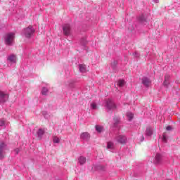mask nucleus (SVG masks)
Wrapping results in <instances>:
<instances>
[{"label": "nucleus", "mask_w": 180, "mask_h": 180, "mask_svg": "<svg viewBox=\"0 0 180 180\" xmlns=\"http://www.w3.org/2000/svg\"><path fill=\"white\" fill-rule=\"evenodd\" d=\"M15 40V33L9 32L5 34L4 41L7 46H12Z\"/></svg>", "instance_id": "obj_1"}, {"label": "nucleus", "mask_w": 180, "mask_h": 180, "mask_svg": "<svg viewBox=\"0 0 180 180\" xmlns=\"http://www.w3.org/2000/svg\"><path fill=\"white\" fill-rule=\"evenodd\" d=\"M34 32H36V30L32 25H30L27 28L24 29V34L27 39H30Z\"/></svg>", "instance_id": "obj_2"}, {"label": "nucleus", "mask_w": 180, "mask_h": 180, "mask_svg": "<svg viewBox=\"0 0 180 180\" xmlns=\"http://www.w3.org/2000/svg\"><path fill=\"white\" fill-rule=\"evenodd\" d=\"M104 106L108 109V110H113L116 108V104H115L112 99L108 98L105 100V104Z\"/></svg>", "instance_id": "obj_3"}, {"label": "nucleus", "mask_w": 180, "mask_h": 180, "mask_svg": "<svg viewBox=\"0 0 180 180\" xmlns=\"http://www.w3.org/2000/svg\"><path fill=\"white\" fill-rule=\"evenodd\" d=\"M9 98V94H6L5 92L0 91V103H4L6 102Z\"/></svg>", "instance_id": "obj_4"}, {"label": "nucleus", "mask_w": 180, "mask_h": 180, "mask_svg": "<svg viewBox=\"0 0 180 180\" xmlns=\"http://www.w3.org/2000/svg\"><path fill=\"white\" fill-rule=\"evenodd\" d=\"M63 29L65 36H70V34H71V26L69 24H65Z\"/></svg>", "instance_id": "obj_5"}, {"label": "nucleus", "mask_w": 180, "mask_h": 180, "mask_svg": "<svg viewBox=\"0 0 180 180\" xmlns=\"http://www.w3.org/2000/svg\"><path fill=\"white\" fill-rule=\"evenodd\" d=\"M116 140L118 143L121 144H124L127 141V138L123 135H119L116 137Z\"/></svg>", "instance_id": "obj_6"}, {"label": "nucleus", "mask_w": 180, "mask_h": 180, "mask_svg": "<svg viewBox=\"0 0 180 180\" xmlns=\"http://www.w3.org/2000/svg\"><path fill=\"white\" fill-rule=\"evenodd\" d=\"M169 84H171V75H165L163 85L165 86H168L169 85Z\"/></svg>", "instance_id": "obj_7"}, {"label": "nucleus", "mask_w": 180, "mask_h": 180, "mask_svg": "<svg viewBox=\"0 0 180 180\" xmlns=\"http://www.w3.org/2000/svg\"><path fill=\"white\" fill-rule=\"evenodd\" d=\"M90 138H91V135H89L88 132L82 133L80 136V139L82 140H85L86 141L89 140Z\"/></svg>", "instance_id": "obj_8"}, {"label": "nucleus", "mask_w": 180, "mask_h": 180, "mask_svg": "<svg viewBox=\"0 0 180 180\" xmlns=\"http://www.w3.org/2000/svg\"><path fill=\"white\" fill-rule=\"evenodd\" d=\"M142 84H143L145 86H150V85H151V80L147 77H143L142 79Z\"/></svg>", "instance_id": "obj_9"}, {"label": "nucleus", "mask_w": 180, "mask_h": 180, "mask_svg": "<svg viewBox=\"0 0 180 180\" xmlns=\"http://www.w3.org/2000/svg\"><path fill=\"white\" fill-rule=\"evenodd\" d=\"M162 162V156L160 154H156L155 158V164H161Z\"/></svg>", "instance_id": "obj_10"}, {"label": "nucleus", "mask_w": 180, "mask_h": 180, "mask_svg": "<svg viewBox=\"0 0 180 180\" xmlns=\"http://www.w3.org/2000/svg\"><path fill=\"white\" fill-rule=\"evenodd\" d=\"M5 147H6V145L4 143H2L0 145V160H2V158H4V156H2V150H4V148H5Z\"/></svg>", "instance_id": "obj_11"}, {"label": "nucleus", "mask_w": 180, "mask_h": 180, "mask_svg": "<svg viewBox=\"0 0 180 180\" xmlns=\"http://www.w3.org/2000/svg\"><path fill=\"white\" fill-rule=\"evenodd\" d=\"M79 68L81 72H85L86 71V65H79Z\"/></svg>", "instance_id": "obj_12"}, {"label": "nucleus", "mask_w": 180, "mask_h": 180, "mask_svg": "<svg viewBox=\"0 0 180 180\" xmlns=\"http://www.w3.org/2000/svg\"><path fill=\"white\" fill-rule=\"evenodd\" d=\"M79 162L81 165L85 164V162H86V158H85L84 157L81 156L79 158Z\"/></svg>", "instance_id": "obj_13"}, {"label": "nucleus", "mask_w": 180, "mask_h": 180, "mask_svg": "<svg viewBox=\"0 0 180 180\" xmlns=\"http://www.w3.org/2000/svg\"><path fill=\"white\" fill-rule=\"evenodd\" d=\"M126 84V82H124V80L123 79H120L118 80L117 82V86H120V87H122V86H124V84Z\"/></svg>", "instance_id": "obj_14"}, {"label": "nucleus", "mask_w": 180, "mask_h": 180, "mask_svg": "<svg viewBox=\"0 0 180 180\" xmlns=\"http://www.w3.org/2000/svg\"><path fill=\"white\" fill-rule=\"evenodd\" d=\"M8 60L9 61H11V63H16V56L15 55H11L8 57Z\"/></svg>", "instance_id": "obj_15"}, {"label": "nucleus", "mask_w": 180, "mask_h": 180, "mask_svg": "<svg viewBox=\"0 0 180 180\" xmlns=\"http://www.w3.org/2000/svg\"><path fill=\"white\" fill-rule=\"evenodd\" d=\"M37 134L39 137H41L44 134V129H39L37 131Z\"/></svg>", "instance_id": "obj_16"}, {"label": "nucleus", "mask_w": 180, "mask_h": 180, "mask_svg": "<svg viewBox=\"0 0 180 180\" xmlns=\"http://www.w3.org/2000/svg\"><path fill=\"white\" fill-rule=\"evenodd\" d=\"M146 134V136H151L153 134V129L151 128H147Z\"/></svg>", "instance_id": "obj_17"}, {"label": "nucleus", "mask_w": 180, "mask_h": 180, "mask_svg": "<svg viewBox=\"0 0 180 180\" xmlns=\"http://www.w3.org/2000/svg\"><path fill=\"white\" fill-rule=\"evenodd\" d=\"M96 130L98 133H101V131L103 130V127H102L101 126H99V125H96Z\"/></svg>", "instance_id": "obj_18"}, {"label": "nucleus", "mask_w": 180, "mask_h": 180, "mask_svg": "<svg viewBox=\"0 0 180 180\" xmlns=\"http://www.w3.org/2000/svg\"><path fill=\"white\" fill-rule=\"evenodd\" d=\"M134 117V115H133V113L131 112H128L127 114V117H128V120H131V119H133Z\"/></svg>", "instance_id": "obj_19"}, {"label": "nucleus", "mask_w": 180, "mask_h": 180, "mask_svg": "<svg viewBox=\"0 0 180 180\" xmlns=\"http://www.w3.org/2000/svg\"><path fill=\"white\" fill-rule=\"evenodd\" d=\"M49 92V89L47 88L44 87L41 91L42 95H47V93Z\"/></svg>", "instance_id": "obj_20"}, {"label": "nucleus", "mask_w": 180, "mask_h": 180, "mask_svg": "<svg viewBox=\"0 0 180 180\" xmlns=\"http://www.w3.org/2000/svg\"><path fill=\"white\" fill-rule=\"evenodd\" d=\"M53 143H60V138H58V136H53Z\"/></svg>", "instance_id": "obj_21"}, {"label": "nucleus", "mask_w": 180, "mask_h": 180, "mask_svg": "<svg viewBox=\"0 0 180 180\" xmlns=\"http://www.w3.org/2000/svg\"><path fill=\"white\" fill-rule=\"evenodd\" d=\"M6 123V122H5V120H4V119L0 120V126L1 127H5Z\"/></svg>", "instance_id": "obj_22"}, {"label": "nucleus", "mask_w": 180, "mask_h": 180, "mask_svg": "<svg viewBox=\"0 0 180 180\" xmlns=\"http://www.w3.org/2000/svg\"><path fill=\"white\" fill-rule=\"evenodd\" d=\"M114 145L112 142H108L107 143V148H113Z\"/></svg>", "instance_id": "obj_23"}, {"label": "nucleus", "mask_w": 180, "mask_h": 180, "mask_svg": "<svg viewBox=\"0 0 180 180\" xmlns=\"http://www.w3.org/2000/svg\"><path fill=\"white\" fill-rule=\"evenodd\" d=\"M162 140L164 143H167V134L165 133L162 134Z\"/></svg>", "instance_id": "obj_24"}, {"label": "nucleus", "mask_w": 180, "mask_h": 180, "mask_svg": "<svg viewBox=\"0 0 180 180\" xmlns=\"http://www.w3.org/2000/svg\"><path fill=\"white\" fill-rule=\"evenodd\" d=\"M91 106L92 109H96V103H91Z\"/></svg>", "instance_id": "obj_25"}, {"label": "nucleus", "mask_w": 180, "mask_h": 180, "mask_svg": "<svg viewBox=\"0 0 180 180\" xmlns=\"http://www.w3.org/2000/svg\"><path fill=\"white\" fill-rule=\"evenodd\" d=\"M166 130H167V131L172 130V126L167 127Z\"/></svg>", "instance_id": "obj_26"}]
</instances>
